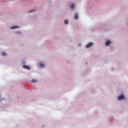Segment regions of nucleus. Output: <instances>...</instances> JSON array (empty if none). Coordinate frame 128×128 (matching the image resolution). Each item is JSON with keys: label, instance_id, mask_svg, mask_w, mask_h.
Masks as SVG:
<instances>
[{"label": "nucleus", "instance_id": "f03ea898", "mask_svg": "<svg viewBox=\"0 0 128 128\" xmlns=\"http://www.w3.org/2000/svg\"><path fill=\"white\" fill-rule=\"evenodd\" d=\"M124 98H126L124 97V95H121V96H119L118 98V100H124Z\"/></svg>", "mask_w": 128, "mask_h": 128}, {"label": "nucleus", "instance_id": "9b49d317", "mask_svg": "<svg viewBox=\"0 0 128 128\" xmlns=\"http://www.w3.org/2000/svg\"><path fill=\"white\" fill-rule=\"evenodd\" d=\"M2 56H6V52H2Z\"/></svg>", "mask_w": 128, "mask_h": 128}, {"label": "nucleus", "instance_id": "423d86ee", "mask_svg": "<svg viewBox=\"0 0 128 128\" xmlns=\"http://www.w3.org/2000/svg\"><path fill=\"white\" fill-rule=\"evenodd\" d=\"M39 66L40 68H44V64L42 63H40Z\"/></svg>", "mask_w": 128, "mask_h": 128}, {"label": "nucleus", "instance_id": "0eeeda50", "mask_svg": "<svg viewBox=\"0 0 128 128\" xmlns=\"http://www.w3.org/2000/svg\"><path fill=\"white\" fill-rule=\"evenodd\" d=\"M20 28V26H14L11 27V28H12V30H14V28Z\"/></svg>", "mask_w": 128, "mask_h": 128}, {"label": "nucleus", "instance_id": "20e7f679", "mask_svg": "<svg viewBox=\"0 0 128 128\" xmlns=\"http://www.w3.org/2000/svg\"><path fill=\"white\" fill-rule=\"evenodd\" d=\"M23 68H26V70H30V66H23Z\"/></svg>", "mask_w": 128, "mask_h": 128}, {"label": "nucleus", "instance_id": "1a4fd4ad", "mask_svg": "<svg viewBox=\"0 0 128 128\" xmlns=\"http://www.w3.org/2000/svg\"><path fill=\"white\" fill-rule=\"evenodd\" d=\"M71 8L72 10L74 8V4H72V5H71Z\"/></svg>", "mask_w": 128, "mask_h": 128}, {"label": "nucleus", "instance_id": "f257e3e1", "mask_svg": "<svg viewBox=\"0 0 128 128\" xmlns=\"http://www.w3.org/2000/svg\"><path fill=\"white\" fill-rule=\"evenodd\" d=\"M93 46H94V43H92V42H90L86 46V48H90Z\"/></svg>", "mask_w": 128, "mask_h": 128}, {"label": "nucleus", "instance_id": "9d476101", "mask_svg": "<svg viewBox=\"0 0 128 128\" xmlns=\"http://www.w3.org/2000/svg\"><path fill=\"white\" fill-rule=\"evenodd\" d=\"M32 82H36L37 80H32Z\"/></svg>", "mask_w": 128, "mask_h": 128}, {"label": "nucleus", "instance_id": "f8f14e48", "mask_svg": "<svg viewBox=\"0 0 128 128\" xmlns=\"http://www.w3.org/2000/svg\"><path fill=\"white\" fill-rule=\"evenodd\" d=\"M34 12V11H30L29 12L30 13V12Z\"/></svg>", "mask_w": 128, "mask_h": 128}, {"label": "nucleus", "instance_id": "39448f33", "mask_svg": "<svg viewBox=\"0 0 128 128\" xmlns=\"http://www.w3.org/2000/svg\"><path fill=\"white\" fill-rule=\"evenodd\" d=\"M74 18L75 20H78V14L77 13L75 14Z\"/></svg>", "mask_w": 128, "mask_h": 128}, {"label": "nucleus", "instance_id": "6e6552de", "mask_svg": "<svg viewBox=\"0 0 128 128\" xmlns=\"http://www.w3.org/2000/svg\"><path fill=\"white\" fill-rule=\"evenodd\" d=\"M65 24H68V20H66L64 21Z\"/></svg>", "mask_w": 128, "mask_h": 128}, {"label": "nucleus", "instance_id": "7ed1b4c3", "mask_svg": "<svg viewBox=\"0 0 128 128\" xmlns=\"http://www.w3.org/2000/svg\"><path fill=\"white\" fill-rule=\"evenodd\" d=\"M110 44H112V41H110V40H108L106 42V46H110Z\"/></svg>", "mask_w": 128, "mask_h": 128}]
</instances>
